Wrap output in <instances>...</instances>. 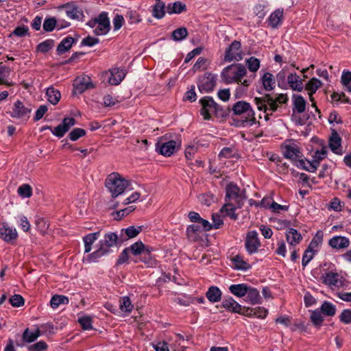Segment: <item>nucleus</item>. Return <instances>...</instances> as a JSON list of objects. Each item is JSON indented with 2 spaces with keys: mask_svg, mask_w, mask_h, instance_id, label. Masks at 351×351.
<instances>
[{
  "mask_svg": "<svg viewBox=\"0 0 351 351\" xmlns=\"http://www.w3.org/2000/svg\"><path fill=\"white\" fill-rule=\"evenodd\" d=\"M231 261L232 263V267L237 270L247 271L251 268V265L244 260V258L241 255H237L234 256Z\"/></svg>",
  "mask_w": 351,
  "mask_h": 351,
  "instance_id": "28",
  "label": "nucleus"
},
{
  "mask_svg": "<svg viewBox=\"0 0 351 351\" xmlns=\"http://www.w3.org/2000/svg\"><path fill=\"white\" fill-rule=\"evenodd\" d=\"M244 53L241 49V44L238 40H234L226 48L223 60L226 62L232 61L239 62L243 58Z\"/></svg>",
  "mask_w": 351,
  "mask_h": 351,
  "instance_id": "7",
  "label": "nucleus"
},
{
  "mask_svg": "<svg viewBox=\"0 0 351 351\" xmlns=\"http://www.w3.org/2000/svg\"><path fill=\"white\" fill-rule=\"evenodd\" d=\"M69 300L66 296L62 295H53L50 301V305L52 308H57L60 304H67Z\"/></svg>",
  "mask_w": 351,
  "mask_h": 351,
  "instance_id": "48",
  "label": "nucleus"
},
{
  "mask_svg": "<svg viewBox=\"0 0 351 351\" xmlns=\"http://www.w3.org/2000/svg\"><path fill=\"white\" fill-rule=\"evenodd\" d=\"M125 18L130 24L138 23L142 20L136 10H128L125 14Z\"/></svg>",
  "mask_w": 351,
  "mask_h": 351,
  "instance_id": "56",
  "label": "nucleus"
},
{
  "mask_svg": "<svg viewBox=\"0 0 351 351\" xmlns=\"http://www.w3.org/2000/svg\"><path fill=\"white\" fill-rule=\"evenodd\" d=\"M267 104L269 106V109L270 110V113L272 114L278 109L279 104H285L287 101L288 97L285 94H280L276 97V99H274L270 95H267Z\"/></svg>",
  "mask_w": 351,
  "mask_h": 351,
  "instance_id": "21",
  "label": "nucleus"
},
{
  "mask_svg": "<svg viewBox=\"0 0 351 351\" xmlns=\"http://www.w3.org/2000/svg\"><path fill=\"white\" fill-rule=\"evenodd\" d=\"M153 248L150 247H147L146 251H145L141 256V260L143 262L147 267H154L156 264V260L154 257L152 256L151 252H152Z\"/></svg>",
  "mask_w": 351,
  "mask_h": 351,
  "instance_id": "46",
  "label": "nucleus"
},
{
  "mask_svg": "<svg viewBox=\"0 0 351 351\" xmlns=\"http://www.w3.org/2000/svg\"><path fill=\"white\" fill-rule=\"evenodd\" d=\"M94 87L90 77L81 75L75 78L73 83V89L75 93H82L88 89Z\"/></svg>",
  "mask_w": 351,
  "mask_h": 351,
  "instance_id": "16",
  "label": "nucleus"
},
{
  "mask_svg": "<svg viewBox=\"0 0 351 351\" xmlns=\"http://www.w3.org/2000/svg\"><path fill=\"white\" fill-rule=\"evenodd\" d=\"M10 72L11 70L8 66H6L3 62H0V85L4 84L8 86L12 85V83L8 80Z\"/></svg>",
  "mask_w": 351,
  "mask_h": 351,
  "instance_id": "40",
  "label": "nucleus"
},
{
  "mask_svg": "<svg viewBox=\"0 0 351 351\" xmlns=\"http://www.w3.org/2000/svg\"><path fill=\"white\" fill-rule=\"evenodd\" d=\"M117 241V235L115 233L110 232L106 234L104 239L99 241V246L103 247L104 250H109L111 247L116 245Z\"/></svg>",
  "mask_w": 351,
  "mask_h": 351,
  "instance_id": "29",
  "label": "nucleus"
},
{
  "mask_svg": "<svg viewBox=\"0 0 351 351\" xmlns=\"http://www.w3.org/2000/svg\"><path fill=\"white\" fill-rule=\"evenodd\" d=\"M322 313L319 309H316L311 313V320L312 323L316 326H321L324 321V317Z\"/></svg>",
  "mask_w": 351,
  "mask_h": 351,
  "instance_id": "58",
  "label": "nucleus"
},
{
  "mask_svg": "<svg viewBox=\"0 0 351 351\" xmlns=\"http://www.w3.org/2000/svg\"><path fill=\"white\" fill-rule=\"evenodd\" d=\"M130 184V181L117 172L108 175L106 180V186L112 197H117L123 194Z\"/></svg>",
  "mask_w": 351,
  "mask_h": 351,
  "instance_id": "2",
  "label": "nucleus"
},
{
  "mask_svg": "<svg viewBox=\"0 0 351 351\" xmlns=\"http://www.w3.org/2000/svg\"><path fill=\"white\" fill-rule=\"evenodd\" d=\"M75 124V120L73 117L64 118L61 123L55 128L47 127L51 130V133L58 137L61 138L69 130V129Z\"/></svg>",
  "mask_w": 351,
  "mask_h": 351,
  "instance_id": "12",
  "label": "nucleus"
},
{
  "mask_svg": "<svg viewBox=\"0 0 351 351\" xmlns=\"http://www.w3.org/2000/svg\"><path fill=\"white\" fill-rule=\"evenodd\" d=\"M186 10V5L180 1L169 3L167 6V12L169 14H180Z\"/></svg>",
  "mask_w": 351,
  "mask_h": 351,
  "instance_id": "41",
  "label": "nucleus"
},
{
  "mask_svg": "<svg viewBox=\"0 0 351 351\" xmlns=\"http://www.w3.org/2000/svg\"><path fill=\"white\" fill-rule=\"evenodd\" d=\"M222 293L219 287L211 286L206 293L207 299L212 303H216L221 300Z\"/></svg>",
  "mask_w": 351,
  "mask_h": 351,
  "instance_id": "33",
  "label": "nucleus"
},
{
  "mask_svg": "<svg viewBox=\"0 0 351 351\" xmlns=\"http://www.w3.org/2000/svg\"><path fill=\"white\" fill-rule=\"evenodd\" d=\"M203 230L199 225L192 224L187 227L186 234L188 238L193 241H196L200 237V234H202Z\"/></svg>",
  "mask_w": 351,
  "mask_h": 351,
  "instance_id": "35",
  "label": "nucleus"
},
{
  "mask_svg": "<svg viewBox=\"0 0 351 351\" xmlns=\"http://www.w3.org/2000/svg\"><path fill=\"white\" fill-rule=\"evenodd\" d=\"M121 231L125 232L128 239H132L136 237L142 231V226H129L125 229H122Z\"/></svg>",
  "mask_w": 351,
  "mask_h": 351,
  "instance_id": "54",
  "label": "nucleus"
},
{
  "mask_svg": "<svg viewBox=\"0 0 351 351\" xmlns=\"http://www.w3.org/2000/svg\"><path fill=\"white\" fill-rule=\"evenodd\" d=\"M188 31L186 27H180L175 29L171 34V38L175 41H181L186 38Z\"/></svg>",
  "mask_w": 351,
  "mask_h": 351,
  "instance_id": "50",
  "label": "nucleus"
},
{
  "mask_svg": "<svg viewBox=\"0 0 351 351\" xmlns=\"http://www.w3.org/2000/svg\"><path fill=\"white\" fill-rule=\"evenodd\" d=\"M247 293L245 301L252 305L260 304L262 302V299L260 295L259 291L254 287H249Z\"/></svg>",
  "mask_w": 351,
  "mask_h": 351,
  "instance_id": "25",
  "label": "nucleus"
},
{
  "mask_svg": "<svg viewBox=\"0 0 351 351\" xmlns=\"http://www.w3.org/2000/svg\"><path fill=\"white\" fill-rule=\"evenodd\" d=\"M46 95L48 101L53 105H56L61 98V94L60 91L53 87H49L47 89Z\"/></svg>",
  "mask_w": 351,
  "mask_h": 351,
  "instance_id": "44",
  "label": "nucleus"
},
{
  "mask_svg": "<svg viewBox=\"0 0 351 351\" xmlns=\"http://www.w3.org/2000/svg\"><path fill=\"white\" fill-rule=\"evenodd\" d=\"M125 72L123 69L118 68L112 69L110 71V76L108 79V82L111 85H118L124 79Z\"/></svg>",
  "mask_w": 351,
  "mask_h": 351,
  "instance_id": "27",
  "label": "nucleus"
},
{
  "mask_svg": "<svg viewBox=\"0 0 351 351\" xmlns=\"http://www.w3.org/2000/svg\"><path fill=\"white\" fill-rule=\"evenodd\" d=\"M267 95L263 99L258 98V97H255L254 101L255 102V104L257 106V108L259 110H263V112L265 113V118L266 120H268L269 119V117H268L269 115H270L271 114L270 113V110L269 109V106L267 104Z\"/></svg>",
  "mask_w": 351,
  "mask_h": 351,
  "instance_id": "39",
  "label": "nucleus"
},
{
  "mask_svg": "<svg viewBox=\"0 0 351 351\" xmlns=\"http://www.w3.org/2000/svg\"><path fill=\"white\" fill-rule=\"evenodd\" d=\"M321 278L322 282L333 291L343 287L342 277L337 273L329 271L324 274Z\"/></svg>",
  "mask_w": 351,
  "mask_h": 351,
  "instance_id": "11",
  "label": "nucleus"
},
{
  "mask_svg": "<svg viewBox=\"0 0 351 351\" xmlns=\"http://www.w3.org/2000/svg\"><path fill=\"white\" fill-rule=\"evenodd\" d=\"M232 110L234 114L241 117L240 125L250 127L256 123L255 113L249 103L239 101L232 106Z\"/></svg>",
  "mask_w": 351,
  "mask_h": 351,
  "instance_id": "1",
  "label": "nucleus"
},
{
  "mask_svg": "<svg viewBox=\"0 0 351 351\" xmlns=\"http://www.w3.org/2000/svg\"><path fill=\"white\" fill-rule=\"evenodd\" d=\"M10 304L14 307H20L24 305L25 301L23 298L19 294H14L10 299Z\"/></svg>",
  "mask_w": 351,
  "mask_h": 351,
  "instance_id": "63",
  "label": "nucleus"
},
{
  "mask_svg": "<svg viewBox=\"0 0 351 351\" xmlns=\"http://www.w3.org/2000/svg\"><path fill=\"white\" fill-rule=\"evenodd\" d=\"M119 308L122 312L127 314H130L132 311L134 306L129 297L124 296L121 298L119 301Z\"/></svg>",
  "mask_w": 351,
  "mask_h": 351,
  "instance_id": "47",
  "label": "nucleus"
},
{
  "mask_svg": "<svg viewBox=\"0 0 351 351\" xmlns=\"http://www.w3.org/2000/svg\"><path fill=\"white\" fill-rule=\"evenodd\" d=\"M263 86L267 91H271L276 87V79L274 75L269 73H265L261 77Z\"/></svg>",
  "mask_w": 351,
  "mask_h": 351,
  "instance_id": "26",
  "label": "nucleus"
},
{
  "mask_svg": "<svg viewBox=\"0 0 351 351\" xmlns=\"http://www.w3.org/2000/svg\"><path fill=\"white\" fill-rule=\"evenodd\" d=\"M86 131L82 128H75L69 134V138L72 141H75L80 138L85 136Z\"/></svg>",
  "mask_w": 351,
  "mask_h": 351,
  "instance_id": "62",
  "label": "nucleus"
},
{
  "mask_svg": "<svg viewBox=\"0 0 351 351\" xmlns=\"http://www.w3.org/2000/svg\"><path fill=\"white\" fill-rule=\"evenodd\" d=\"M199 104L202 106L200 114L205 120H209L213 114H215L217 110V104L211 97H204L199 99Z\"/></svg>",
  "mask_w": 351,
  "mask_h": 351,
  "instance_id": "10",
  "label": "nucleus"
},
{
  "mask_svg": "<svg viewBox=\"0 0 351 351\" xmlns=\"http://www.w3.org/2000/svg\"><path fill=\"white\" fill-rule=\"evenodd\" d=\"M327 156V150L326 147H322L320 150H316L312 156V160L317 163V167L322 160Z\"/></svg>",
  "mask_w": 351,
  "mask_h": 351,
  "instance_id": "57",
  "label": "nucleus"
},
{
  "mask_svg": "<svg viewBox=\"0 0 351 351\" xmlns=\"http://www.w3.org/2000/svg\"><path fill=\"white\" fill-rule=\"evenodd\" d=\"M0 238L7 243H12L17 239L18 232L15 228L3 222L0 223Z\"/></svg>",
  "mask_w": 351,
  "mask_h": 351,
  "instance_id": "14",
  "label": "nucleus"
},
{
  "mask_svg": "<svg viewBox=\"0 0 351 351\" xmlns=\"http://www.w3.org/2000/svg\"><path fill=\"white\" fill-rule=\"evenodd\" d=\"M324 238V232L322 230H318L313 239L311 240L308 248L317 252L322 244Z\"/></svg>",
  "mask_w": 351,
  "mask_h": 351,
  "instance_id": "42",
  "label": "nucleus"
},
{
  "mask_svg": "<svg viewBox=\"0 0 351 351\" xmlns=\"http://www.w3.org/2000/svg\"><path fill=\"white\" fill-rule=\"evenodd\" d=\"M248 287L245 284H234L229 287V291L234 295L241 298L247 293Z\"/></svg>",
  "mask_w": 351,
  "mask_h": 351,
  "instance_id": "36",
  "label": "nucleus"
},
{
  "mask_svg": "<svg viewBox=\"0 0 351 351\" xmlns=\"http://www.w3.org/2000/svg\"><path fill=\"white\" fill-rule=\"evenodd\" d=\"M223 308L227 309L232 313H241L242 306L232 297L225 298L221 303Z\"/></svg>",
  "mask_w": 351,
  "mask_h": 351,
  "instance_id": "24",
  "label": "nucleus"
},
{
  "mask_svg": "<svg viewBox=\"0 0 351 351\" xmlns=\"http://www.w3.org/2000/svg\"><path fill=\"white\" fill-rule=\"evenodd\" d=\"M328 245L333 249H345L349 246L350 241L346 237L335 236L329 240Z\"/></svg>",
  "mask_w": 351,
  "mask_h": 351,
  "instance_id": "22",
  "label": "nucleus"
},
{
  "mask_svg": "<svg viewBox=\"0 0 351 351\" xmlns=\"http://www.w3.org/2000/svg\"><path fill=\"white\" fill-rule=\"evenodd\" d=\"M295 165L299 169H304L311 173L315 172L318 168L317 162H314L312 160H308L306 159H302V158Z\"/></svg>",
  "mask_w": 351,
  "mask_h": 351,
  "instance_id": "31",
  "label": "nucleus"
},
{
  "mask_svg": "<svg viewBox=\"0 0 351 351\" xmlns=\"http://www.w3.org/2000/svg\"><path fill=\"white\" fill-rule=\"evenodd\" d=\"M281 149L284 157L291 160L295 165L302 158V148L299 143L287 139L281 145Z\"/></svg>",
  "mask_w": 351,
  "mask_h": 351,
  "instance_id": "4",
  "label": "nucleus"
},
{
  "mask_svg": "<svg viewBox=\"0 0 351 351\" xmlns=\"http://www.w3.org/2000/svg\"><path fill=\"white\" fill-rule=\"evenodd\" d=\"M245 246L247 252L250 254L256 253L259 247L261 242L258 239V232L255 230L250 231L246 236Z\"/></svg>",
  "mask_w": 351,
  "mask_h": 351,
  "instance_id": "15",
  "label": "nucleus"
},
{
  "mask_svg": "<svg viewBox=\"0 0 351 351\" xmlns=\"http://www.w3.org/2000/svg\"><path fill=\"white\" fill-rule=\"evenodd\" d=\"M32 110L29 104H25L23 101L17 100L8 113L14 119L27 121L30 117Z\"/></svg>",
  "mask_w": 351,
  "mask_h": 351,
  "instance_id": "5",
  "label": "nucleus"
},
{
  "mask_svg": "<svg viewBox=\"0 0 351 351\" xmlns=\"http://www.w3.org/2000/svg\"><path fill=\"white\" fill-rule=\"evenodd\" d=\"M341 82L346 89L351 93V72L343 71L341 75Z\"/></svg>",
  "mask_w": 351,
  "mask_h": 351,
  "instance_id": "60",
  "label": "nucleus"
},
{
  "mask_svg": "<svg viewBox=\"0 0 351 351\" xmlns=\"http://www.w3.org/2000/svg\"><path fill=\"white\" fill-rule=\"evenodd\" d=\"M88 25L91 27L96 26L94 32L97 35H105L110 29V20L105 12H101L95 20L90 21Z\"/></svg>",
  "mask_w": 351,
  "mask_h": 351,
  "instance_id": "6",
  "label": "nucleus"
},
{
  "mask_svg": "<svg viewBox=\"0 0 351 351\" xmlns=\"http://www.w3.org/2000/svg\"><path fill=\"white\" fill-rule=\"evenodd\" d=\"M247 74L246 68L242 64H232L225 67L221 73V77L227 84L237 83L241 81Z\"/></svg>",
  "mask_w": 351,
  "mask_h": 351,
  "instance_id": "3",
  "label": "nucleus"
},
{
  "mask_svg": "<svg viewBox=\"0 0 351 351\" xmlns=\"http://www.w3.org/2000/svg\"><path fill=\"white\" fill-rule=\"evenodd\" d=\"M293 100V111L294 112L302 113L306 110V100L304 98L299 95H293L292 97Z\"/></svg>",
  "mask_w": 351,
  "mask_h": 351,
  "instance_id": "30",
  "label": "nucleus"
},
{
  "mask_svg": "<svg viewBox=\"0 0 351 351\" xmlns=\"http://www.w3.org/2000/svg\"><path fill=\"white\" fill-rule=\"evenodd\" d=\"M74 43V39L71 36H66L64 38L57 47V52L58 54H63L68 51L72 47Z\"/></svg>",
  "mask_w": 351,
  "mask_h": 351,
  "instance_id": "45",
  "label": "nucleus"
},
{
  "mask_svg": "<svg viewBox=\"0 0 351 351\" xmlns=\"http://www.w3.org/2000/svg\"><path fill=\"white\" fill-rule=\"evenodd\" d=\"M216 85V77L211 73L204 74L199 80L197 86L201 93H209L213 90Z\"/></svg>",
  "mask_w": 351,
  "mask_h": 351,
  "instance_id": "13",
  "label": "nucleus"
},
{
  "mask_svg": "<svg viewBox=\"0 0 351 351\" xmlns=\"http://www.w3.org/2000/svg\"><path fill=\"white\" fill-rule=\"evenodd\" d=\"M110 250H104L103 247L99 246V248L96 251L88 254L86 257H84L83 261L84 263L96 262L99 258L108 254Z\"/></svg>",
  "mask_w": 351,
  "mask_h": 351,
  "instance_id": "34",
  "label": "nucleus"
},
{
  "mask_svg": "<svg viewBox=\"0 0 351 351\" xmlns=\"http://www.w3.org/2000/svg\"><path fill=\"white\" fill-rule=\"evenodd\" d=\"M226 191V201L233 202L240 208L243 204L244 195L239 187L236 184L230 183L227 185Z\"/></svg>",
  "mask_w": 351,
  "mask_h": 351,
  "instance_id": "9",
  "label": "nucleus"
},
{
  "mask_svg": "<svg viewBox=\"0 0 351 351\" xmlns=\"http://www.w3.org/2000/svg\"><path fill=\"white\" fill-rule=\"evenodd\" d=\"M237 205L233 202H226L224 206L221 208L220 211L222 215L230 217L231 219H236L237 218L235 214Z\"/></svg>",
  "mask_w": 351,
  "mask_h": 351,
  "instance_id": "38",
  "label": "nucleus"
},
{
  "mask_svg": "<svg viewBox=\"0 0 351 351\" xmlns=\"http://www.w3.org/2000/svg\"><path fill=\"white\" fill-rule=\"evenodd\" d=\"M287 84L291 89L298 92H301L304 88L302 80L295 73H292L288 75Z\"/></svg>",
  "mask_w": 351,
  "mask_h": 351,
  "instance_id": "23",
  "label": "nucleus"
},
{
  "mask_svg": "<svg viewBox=\"0 0 351 351\" xmlns=\"http://www.w3.org/2000/svg\"><path fill=\"white\" fill-rule=\"evenodd\" d=\"M128 248L130 249V252H131L132 254L136 256L141 255L145 251H146L147 247H146L141 241H137L133 243Z\"/></svg>",
  "mask_w": 351,
  "mask_h": 351,
  "instance_id": "51",
  "label": "nucleus"
},
{
  "mask_svg": "<svg viewBox=\"0 0 351 351\" xmlns=\"http://www.w3.org/2000/svg\"><path fill=\"white\" fill-rule=\"evenodd\" d=\"M246 66L250 71L255 73L261 66L260 60L255 57H250L246 60Z\"/></svg>",
  "mask_w": 351,
  "mask_h": 351,
  "instance_id": "53",
  "label": "nucleus"
},
{
  "mask_svg": "<svg viewBox=\"0 0 351 351\" xmlns=\"http://www.w3.org/2000/svg\"><path fill=\"white\" fill-rule=\"evenodd\" d=\"M54 45V41L52 39H47L42 43H39L36 47V50L40 53H47L50 49H52V47Z\"/></svg>",
  "mask_w": 351,
  "mask_h": 351,
  "instance_id": "52",
  "label": "nucleus"
},
{
  "mask_svg": "<svg viewBox=\"0 0 351 351\" xmlns=\"http://www.w3.org/2000/svg\"><path fill=\"white\" fill-rule=\"evenodd\" d=\"M285 236L289 247L291 249L296 247L303 239L302 234L297 230L292 228L287 229Z\"/></svg>",
  "mask_w": 351,
  "mask_h": 351,
  "instance_id": "19",
  "label": "nucleus"
},
{
  "mask_svg": "<svg viewBox=\"0 0 351 351\" xmlns=\"http://www.w3.org/2000/svg\"><path fill=\"white\" fill-rule=\"evenodd\" d=\"M247 311H251V312H253V316L258 317V318H265L267 315L268 311L263 308V307H256V308H248Z\"/></svg>",
  "mask_w": 351,
  "mask_h": 351,
  "instance_id": "61",
  "label": "nucleus"
},
{
  "mask_svg": "<svg viewBox=\"0 0 351 351\" xmlns=\"http://www.w3.org/2000/svg\"><path fill=\"white\" fill-rule=\"evenodd\" d=\"M18 194L23 198H28L32 195V189L30 185L24 184L20 186L17 190Z\"/></svg>",
  "mask_w": 351,
  "mask_h": 351,
  "instance_id": "55",
  "label": "nucleus"
},
{
  "mask_svg": "<svg viewBox=\"0 0 351 351\" xmlns=\"http://www.w3.org/2000/svg\"><path fill=\"white\" fill-rule=\"evenodd\" d=\"M60 8L65 10L66 16L71 19L81 21L84 16L82 10L73 3H65Z\"/></svg>",
  "mask_w": 351,
  "mask_h": 351,
  "instance_id": "17",
  "label": "nucleus"
},
{
  "mask_svg": "<svg viewBox=\"0 0 351 351\" xmlns=\"http://www.w3.org/2000/svg\"><path fill=\"white\" fill-rule=\"evenodd\" d=\"M339 320L345 324H349L351 323V310L345 309L343 310L340 315Z\"/></svg>",
  "mask_w": 351,
  "mask_h": 351,
  "instance_id": "64",
  "label": "nucleus"
},
{
  "mask_svg": "<svg viewBox=\"0 0 351 351\" xmlns=\"http://www.w3.org/2000/svg\"><path fill=\"white\" fill-rule=\"evenodd\" d=\"M99 236L100 232H96L88 234L83 237L85 253H89L91 251L93 244L98 239Z\"/></svg>",
  "mask_w": 351,
  "mask_h": 351,
  "instance_id": "32",
  "label": "nucleus"
},
{
  "mask_svg": "<svg viewBox=\"0 0 351 351\" xmlns=\"http://www.w3.org/2000/svg\"><path fill=\"white\" fill-rule=\"evenodd\" d=\"M283 16V9H277L271 14L269 18V25L275 28L277 27L282 22Z\"/></svg>",
  "mask_w": 351,
  "mask_h": 351,
  "instance_id": "43",
  "label": "nucleus"
},
{
  "mask_svg": "<svg viewBox=\"0 0 351 351\" xmlns=\"http://www.w3.org/2000/svg\"><path fill=\"white\" fill-rule=\"evenodd\" d=\"M39 330L32 332L28 328H27L23 332V337L25 341L27 343H32L34 341L39 337Z\"/></svg>",
  "mask_w": 351,
  "mask_h": 351,
  "instance_id": "59",
  "label": "nucleus"
},
{
  "mask_svg": "<svg viewBox=\"0 0 351 351\" xmlns=\"http://www.w3.org/2000/svg\"><path fill=\"white\" fill-rule=\"evenodd\" d=\"M332 134L329 138V147L333 153L341 155L343 152L341 149V138L335 129H332Z\"/></svg>",
  "mask_w": 351,
  "mask_h": 351,
  "instance_id": "20",
  "label": "nucleus"
},
{
  "mask_svg": "<svg viewBox=\"0 0 351 351\" xmlns=\"http://www.w3.org/2000/svg\"><path fill=\"white\" fill-rule=\"evenodd\" d=\"M165 4L161 0H156L152 7V15L158 19H162L165 15Z\"/></svg>",
  "mask_w": 351,
  "mask_h": 351,
  "instance_id": "37",
  "label": "nucleus"
},
{
  "mask_svg": "<svg viewBox=\"0 0 351 351\" xmlns=\"http://www.w3.org/2000/svg\"><path fill=\"white\" fill-rule=\"evenodd\" d=\"M322 82L316 77L311 78L306 84L305 89L308 92L310 101L312 102V106L315 107L317 111H319L316 107V104L314 101L313 94L322 86Z\"/></svg>",
  "mask_w": 351,
  "mask_h": 351,
  "instance_id": "18",
  "label": "nucleus"
},
{
  "mask_svg": "<svg viewBox=\"0 0 351 351\" xmlns=\"http://www.w3.org/2000/svg\"><path fill=\"white\" fill-rule=\"evenodd\" d=\"M319 310L326 316H333L336 313V306L329 302H324Z\"/></svg>",
  "mask_w": 351,
  "mask_h": 351,
  "instance_id": "49",
  "label": "nucleus"
},
{
  "mask_svg": "<svg viewBox=\"0 0 351 351\" xmlns=\"http://www.w3.org/2000/svg\"><path fill=\"white\" fill-rule=\"evenodd\" d=\"M181 143L179 141L171 140L167 142L163 141L162 138L156 145V151L161 155L169 157L173 154L176 150L179 149Z\"/></svg>",
  "mask_w": 351,
  "mask_h": 351,
  "instance_id": "8",
  "label": "nucleus"
}]
</instances>
